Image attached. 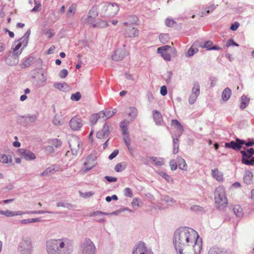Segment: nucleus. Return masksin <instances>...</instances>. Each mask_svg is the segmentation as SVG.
<instances>
[{
  "label": "nucleus",
  "instance_id": "obj_55",
  "mask_svg": "<svg viewBox=\"0 0 254 254\" xmlns=\"http://www.w3.org/2000/svg\"><path fill=\"white\" fill-rule=\"evenodd\" d=\"M35 6L32 9V12H36L38 11L41 9V4L39 2L35 0Z\"/></svg>",
  "mask_w": 254,
  "mask_h": 254
},
{
  "label": "nucleus",
  "instance_id": "obj_42",
  "mask_svg": "<svg viewBox=\"0 0 254 254\" xmlns=\"http://www.w3.org/2000/svg\"><path fill=\"white\" fill-rule=\"evenodd\" d=\"M30 34V31H27L25 35L21 38V41H23V48L25 47L28 43V39Z\"/></svg>",
  "mask_w": 254,
  "mask_h": 254
},
{
  "label": "nucleus",
  "instance_id": "obj_16",
  "mask_svg": "<svg viewBox=\"0 0 254 254\" xmlns=\"http://www.w3.org/2000/svg\"><path fill=\"white\" fill-rule=\"evenodd\" d=\"M112 130V127L106 123L104 124L102 130L97 132V137L99 139L107 137L109 135Z\"/></svg>",
  "mask_w": 254,
  "mask_h": 254
},
{
  "label": "nucleus",
  "instance_id": "obj_26",
  "mask_svg": "<svg viewBox=\"0 0 254 254\" xmlns=\"http://www.w3.org/2000/svg\"><path fill=\"white\" fill-rule=\"evenodd\" d=\"M195 46H199V42L198 41H196L194 42L192 46L190 48L187 53L186 54V57H191L194 55L195 53H197L198 52V50L197 48H194Z\"/></svg>",
  "mask_w": 254,
  "mask_h": 254
},
{
  "label": "nucleus",
  "instance_id": "obj_33",
  "mask_svg": "<svg viewBox=\"0 0 254 254\" xmlns=\"http://www.w3.org/2000/svg\"><path fill=\"white\" fill-rule=\"evenodd\" d=\"M127 19L128 21L124 22L123 24L127 26L135 24L137 20V17L135 15H129Z\"/></svg>",
  "mask_w": 254,
  "mask_h": 254
},
{
  "label": "nucleus",
  "instance_id": "obj_8",
  "mask_svg": "<svg viewBox=\"0 0 254 254\" xmlns=\"http://www.w3.org/2000/svg\"><path fill=\"white\" fill-rule=\"evenodd\" d=\"M132 254H154L151 249L143 242H139L135 245L132 249Z\"/></svg>",
  "mask_w": 254,
  "mask_h": 254
},
{
  "label": "nucleus",
  "instance_id": "obj_37",
  "mask_svg": "<svg viewBox=\"0 0 254 254\" xmlns=\"http://www.w3.org/2000/svg\"><path fill=\"white\" fill-rule=\"evenodd\" d=\"M76 9V5L74 3H72L68 8L67 13L66 16L70 17L73 16Z\"/></svg>",
  "mask_w": 254,
  "mask_h": 254
},
{
  "label": "nucleus",
  "instance_id": "obj_54",
  "mask_svg": "<svg viewBox=\"0 0 254 254\" xmlns=\"http://www.w3.org/2000/svg\"><path fill=\"white\" fill-rule=\"evenodd\" d=\"M197 97V96L191 94L189 99V103L191 105L193 104L195 102Z\"/></svg>",
  "mask_w": 254,
  "mask_h": 254
},
{
  "label": "nucleus",
  "instance_id": "obj_45",
  "mask_svg": "<svg viewBox=\"0 0 254 254\" xmlns=\"http://www.w3.org/2000/svg\"><path fill=\"white\" fill-rule=\"evenodd\" d=\"M128 116H130L133 119H134L137 116V110L134 107H130L128 109Z\"/></svg>",
  "mask_w": 254,
  "mask_h": 254
},
{
  "label": "nucleus",
  "instance_id": "obj_20",
  "mask_svg": "<svg viewBox=\"0 0 254 254\" xmlns=\"http://www.w3.org/2000/svg\"><path fill=\"white\" fill-rule=\"evenodd\" d=\"M73 250V242L70 239H64V254H70Z\"/></svg>",
  "mask_w": 254,
  "mask_h": 254
},
{
  "label": "nucleus",
  "instance_id": "obj_21",
  "mask_svg": "<svg viewBox=\"0 0 254 254\" xmlns=\"http://www.w3.org/2000/svg\"><path fill=\"white\" fill-rule=\"evenodd\" d=\"M122 212H123V210H121V209H119L118 210H116V211H114L113 212H112V213H106V212H102V211H97L93 212L91 213H90V216L91 217H93V216H99L100 215H118L120 213Z\"/></svg>",
  "mask_w": 254,
  "mask_h": 254
},
{
  "label": "nucleus",
  "instance_id": "obj_30",
  "mask_svg": "<svg viewBox=\"0 0 254 254\" xmlns=\"http://www.w3.org/2000/svg\"><path fill=\"white\" fill-rule=\"evenodd\" d=\"M232 94V91L229 87L225 88L222 93V99L224 101H227L230 98Z\"/></svg>",
  "mask_w": 254,
  "mask_h": 254
},
{
  "label": "nucleus",
  "instance_id": "obj_46",
  "mask_svg": "<svg viewBox=\"0 0 254 254\" xmlns=\"http://www.w3.org/2000/svg\"><path fill=\"white\" fill-rule=\"evenodd\" d=\"M159 175L162 178L165 179L168 183H172L173 182V179L166 173L161 172L159 173Z\"/></svg>",
  "mask_w": 254,
  "mask_h": 254
},
{
  "label": "nucleus",
  "instance_id": "obj_25",
  "mask_svg": "<svg viewBox=\"0 0 254 254\" xmlns=\"http://www.w3.org/2000/svg\"><path fill=\"white\" fill-rule=\"evenodd\" d=\"M154 120L157 125H160L163 121L162 116L160 112L154 110L153 111Z\"/></svg>",
  "mask_w": 254,
  "mask_h": 254
},
{
  "label": "nucleus",
  "instance_id": "obj_12",
  "mask_svg": "<svg viewBox=\"0 0 254 254\" xmlns=\"http://www.w3.org/2000/svg\"><path fill=\"white\" fill-rule=\"evenodd\" d=\"M84 124L82 119L78 116L72 117L69 122V125L73 130H79Z\"/></svg>",
  "mask_w": 254,
  "mask_h": 254
},
{
  "label": "nucleus",
  "instance_id": "obj_10",
  "mask_svg": "<svg viewBox=\"0 0 254 254\" xmlns=\"http://www.w3.org/2000/svg\"><path fill=\"white\" fill-rule=\"evenodd\" d=\"M96 157L93 155H88L83 163L81 170L84 173H87L92 169L97 164Z\"/></svg>",
  "mask_w": 254,
  "mask_h": 254
},
{
  "label": "nucleus",
  "instance_id": "obj_7",
  "mask_svg": "<svg viewBox=\"0 0 254 254\" xmlns=\"http://www.w3.org/2000/svg\"><path fill=\"white\" fill-rule=\"evenodd\" d=\"M242 155V162L247 165H254V149L251 148L247 149L246 151L242 150L240 151Z\"/></svg>",
  "mask_w": 254,
  "mask_h": 254
},
{
  "label": "nucleus",
  "instance_id": "obj_5",
  "mask_svg": "<svg viewBox=\"0 0 254 254\" xmlns=\"http://www.w3.org/2000/svg\"><path fill=\"white\" fill-rule=\"evenodd\" d=\"M79 254H95L96 248L94 243L89 238L84 239L79 247Z\"/></svg>",
  "mask_w": 254,
  "mask_h": 254
},
{
  "label": "nucleus",
  "instance_id": "obj_60",
  "mask_svg": "<svg viewBox=\"0 0 254 254\" xmlns=\"http://www.w3.org/2000/svg\"><path fill=\"white\" fill-rule=\"evenodd\" d=\"M180 136L181 135H179V134H174L173 135V145L179 144V138Z\"/></svg>",
  "mask_w": 254,
  "mask_h": 254
},
{
  "label": "nucleus",
  "instance_id": "obj_61",
  "mask_svg": "<svg viewBox=\"0 0 254 254\" xmlns=\"http://www.w3.org/2000/svg\"><path fill=\"white\" fill-rule=\"evenodd\" d=\"M170 166L171 170H176L177 168V164L174 160H171L170 162Z\"/></svg>",
  "mask_w": 254,
  "mask_h": 254
},
{
  "label": "nucleus",
  "instance_id": "obj_9",
  "mask_svg": "<svg viewBox=\"0 0 254 254\" xmlns=\"http://www.w3.org/2000/svg\"><path fill=\"white\" fill-rule=\"evenodd\" d=\"M98 15V11L97 8L93 6L89 11L87 16L83 17L81 21L83 23H87L93 26L94 23H95L96 18Z\"/></svg>",
  "mask_w": 254,
  "mask_h": 254
},
{
  "label": "nucleus",
  "instance_id": "obj_56",
  "mask_svg": "<svg viewBox=\"0 0 254 254\" xmlns=\"http://www.w3.org/2000/svg\"><path fill=\"white\" fill-rule=\"evenodd\" d=\"M175 23V21L172 19L167 18L166 19L165 24L168 27H172Z\"/></svg>",
  "mask_w": 254,
  "mask_h": 254
},
{
  "label": "nucleus",
  "instance_id": "obj_41",
  "mask_svg": "<svg viewBox=\"0 0 254 254\" xmlns=\"http://www.w3.org/2000/svg\"><path fill=\"white\" fill-rule=\"evenodd\" d=\"M54 172H56L54 167L48 168L45 171L41 173V176H47L50 174H52Z\"/></svg>",
  "mask_w": 254,
  "mask_h": 254
},
{
  "label": "nucleus",
  "instance_id": "obj_63",
  "mask_svg": "<svg viewBox=\"0 0 254 254\" xmlns=\"http://www.w3.org/2000/svg\"><path fill=\"white\" fill-rule=\"evenodd\" d=\"M162 57L167 61H170L171 60V57L169 54L168 53H163L161 54Z\"/></svg>",
  "mask_w": 254,
  "mask_h": 254
},
{
  "label": "nucleus",
  "instance_id": "obj_34",
  "mask_svg": "<svg viewBox=\"0 0 254 254\" xmlns=\"http://www.w3.org/2000/svg\"><path fill=\"white\" fill-rule=\"evenodd\" d=\"M18 43L15 46H12V50L14 55H19L21 53V51L19 52H17V51L23 46V41H21V38L19 41H17Z\"/></svg>",
  "mask_w": 254,
  "mask_h": 254
},
{
  "label": "nucleus",
  "instance_id": "obj_31",
  "mask_svg": "<svg viewBox=\"0 0 254 254\" xmlns=\"http://www.w3.org/2000/svg\"><path fill=\"white\" fill-rule=\"evenodd\" d=\"M253 177V175L251 171H246L243 178L244 182L247 185L251 184L252 183Z\"/></svg>",
  "mask_w": 254,
  "mask_h": 254
},
{
  "label": "nucleus",
  "instance_id": "obj_3",
  "mask_svg": "<svg viewBox=\"0 0 254 254\" xmlns=\"http://www.w3.org/2000/svg\"><path fill=\"white\" fill-rule=\"evenodd\" d=\"M214 199L216 206L219 208L225 207L228 203L225 189L223 187H217L214 191Z\"/></svg>",
  "mask_w": 254,
  "mask_h": 254
},
{
  "label": "nucleus",
  "instance_id": "obj_39",
  "mask_svg": "<svg viewBox=\"0 0 254 254\" xmlns=\"http://www.w3.org/2000/svg\"><path fill=\"white\" fill-rule=\"evenodd\" d=\"M0 162L3 163H10L12 162L11 157L5 154L1 155L0 156Z\"/></svg>",
  "mask_w": 254,
  "mask_h": 254
},
{
  "label": "nucleus",
  "instance_id": "obj_15",
  "mask_svg": "<svg viewBox=\"0 0 254 254\" xmlns=\"http://www.w3.org/2000/svg\"><path fill=\"white\" fill-rule=\"evenodd\" d=\"M127 55L128 52L124 46L123 48L118 49L115 51L114 55L112 56V60L115 61H121Z\"/></svg>",
  "mask_w": 254,
  "mask_h": 254
},
{
  "label": "nucleus",
  "instance_id": "obj_6",
  "mask_svg": "<svg viewBox=\"0 0 254 254\" xmlns=\"http://www.w3.org/2000/svg\"><path fill=\"white\" fill-rule=\"evenodd\" d=\"M68 142L70 148L71 153L73 155H76L80 152L81 149L82 144L80 139L75 135H69Z\"/></svg>",
  "mask_w": 254,
  "mask_h": 254
},
{
  "label": "nucleus",
  "instance_id": "obj_27",
  "mask_svg": "<svg viewBox=\"0 0 254 254\" xmlns=\"http://www.w3.org/2000/svg\"><path fill=\"white\" fill-rule=\"evenodd\" d=\"M211 175L212 177L218 181L223 180V174L222 172L219 171L217 168L211 170Z\"/></svg>",
  "mask_w": 254,
  "mask_h": 254
},
{
  "label": "nucleus",
  "instance_id": "obj_38",
  "mask_svg": "<svg viewBox=\"0 0 254 254\" xmlns=\"http://www.w3.org/2000/svg\"><path fill=\"white\" fill-rule=\"evenodd\" d=\"M200 94V86L198 82H194L193 83V87L191 90V94H194L197 96Z\"/></svg>",
  "mask_w": 254,
  "mask_h": 254
},
{
  "label": "nucleus",
  "instance_id": "obj_57",
  "mask_svg": "<svg viewBox=\"0 0 254 254\" xmlns=\"http://www.w3.org/2000/svg\"><path fill=\"white\" fill-rule=\"evenodd\" d=\"M226 46L227 47H229L231 46H239V44L234 42L233 39H230L227 41Z\"/></svg>",
  "mask_w": 254,
  "mask_h": 254
},
{
  "label": "nucleus",
  "instance_id": "obj_29",
  "mask_svg": "<svg viewBox=\"0 0 254 254\" xmlns=\"http://www.w3.org/2000/svg\"><path fill=\"white\" fill-rule=\"evenodd\" d=\"M160 199L169 205H172L176 202V200L168 195H161Z\"/></svg>",
  "mask_w": 254,
  "mask_h": 254
},
{
  "label": "nucleus",
  "instance_id": "obj_48",
  "mask_svg": "<svg viewBox=\"0 0 254 254\" xmlns=\"http://www.w3.org/2000/svg\"><path fill=\"white\" fill-rule=\"evenodd\" d=\"M141 203V200L138 198H133L132 202L131 205L133 208H135L136 207H139L140 204Z\"/></svg>",
  "mask_w": 254,
  "mask_h": 254
},
{
  "label": "nucleus",
  "instance_id": "obj_13",
  "mask_svg": "<svg viewBox=\"0 0 254 254\" xmlns=\"http://www.w3.org/2000/svg\"><path fill=\"white\" fill-rule=\"evenodd\" d=\"M18 250L21 254H30L32 245L29 239L22 240L20 243Z\"/></svg>",
  "mask_w": 254,
  "mask_h": 254
},
{
  "label": "nucleus",
  "instance_id": "obj_24",
  "mask_svg": "<svg viewBox=\"0 0 254 254\" xmlns=\"http://www.w3.org/2000/svg\"><path fill=\"white\" fill-rule=\"evenodd\" d=\"M241 104L240 108L242 110L245 109L249 105L250 99L248 96L243 95L241 97Z\"/></svg>",
  "mask_w": 254,
  "mask_h": 254
},
{
  "label": "nucleus",
  "instance_id": "obj_47",
  "mask_svg": "<svg viewBox=\"0 0 254 254\" xmlns=\"http://www.w3.org/2000/svg\"><path fill=\"white\" fill-rule=\"evenodd\" d=\"M81 98V95L79 92H77L74 94H72L70 96V99L75 101H78Z\"/></svg>",
  "mask_w": 254,
  "mask_h": 254
},
{
  "label": "nucleus",
  "instance_id": "obj_52",
  "mask_svg": "<svg viewBox=\"0 0 254 254\" xmlns=\"http://www.w3.org/2000/svg\"><path fill=\"white\" fill-rule=\"evenodd\" d=\"M33 62V59L29 58L26 59L22 64V67H25L30 66Z\"/></svg>",
  "mask_w": 254,
  "mask_h": 254
},
{
  "label": "nucleus",
  "instance_id": "obj_17",
  "mask_svg": "<svg viewBox=\"0 0 254 254\" xmlns=\"http://www.w3.org/2000/svg\"><path fill=\"white\" fill-rule=\"evenodd\" d=\"M17 152L18 155L23 157L26 160H33L36 158L33 153L26 149H19Z\"/></svg>",
  "mask_w": 254,
  "mask_h": 254
},
{
  "label": "nucleus",
  "instance_id": "obj_64",
  "mask_svg": "<svg viewBox=\"0 0 254 254\" xmlns=\"http://www.w3.org/2000/svg\"><path fill=\"white\" fill-rule=\"evenodd\" d=\"M244 144L248 147L252 146L254 145V140H249L248 141H246L244 140Z\"/></svg>",
  "mask_w": 254,
  "mask_h": 254
},
{
  "label": "nucleus",
  "instance_id": "obj_50",
  "mask_svg": "<svg viewBox=\"0 0 254 254\" xmlns=\"http://www.w3.org/2000/svg\"><path fill=\"white\" fill-rule=\"evenodd\" d=\"M159 40L160 41L165 43L167 42L168 39H169V36L167 34H161L159 35Z\"/></svg>",
  "mask_w": 254,
  "mask_h": 254
},
{
  "label": "nucleus",
  "instance_id": "obj_40",
  "mask_svg": "<svg viewBox=\"0 0 254 254\" xmlns=\"http://www.w3.org/2000/svg\"><path fill=\"white\" fill-rule=\"evenodd\" d=\"M149 159L152 160L153 162L157 166H162L164 164V160L162 158L158 159L156 157H149Z\"/></svg>",
  "mask_w": 254,
  "mask_h": 254
},
{
  "label": "nucleus",
  "instance_id": "obj_23",
  "mask_svg": "<svg viewBox=\"0 0 254 254\" xmlns=\"http://www.w3.org/2000/svg\"><path fill=\"white\" fill-rule=\"evenodd\" d=\"M104 115L103 112H99L97 114L91 115L90 118V121L93 125H95L99 119H102Z\"/></svg>",
  "mask_w": 254,
  "mask_h": 254
},
{
  "label": "nucleus",
  "instance_id": "obj_53",
  "mask_svg": "<svg viewBox=\"0 0 254 254\" xmlns=\"http://www.w3.org/2000/svg\"><path fill=\"white\" fill-rule=\"evenodd\" d=\"M124 193H125V195L126 196L129 197H133L132 192L131 189L129 188H126L125 189Z\"/></svg>",
  "mask_w": 254,
  "mask_h": 254
},
{
  "label": "nucleus",
  "instance_id": "obj_2",
  "mask_svg": "<svg viewBox=\"0 0 254 254\" xmlns=\"http://www.w3.org/2000/svg\"><path fill=\"white\" fill-rule=\"evenodd\" d=\"M101 6L100 15L103 18L114 17L117 15L120 9L119 5L115 2H106L102 4Z\"/></svg>",
  "mask_w": 254,
  "mask_h": 254
},
{
  "label": "nucleus",
  "instance_id": "obj_43",
  "mask_svg": "<svg viewBox=\"0 0 254 254\" xmlns=\"http://www.w3.org/2000/svg\"><path fill=\"white\" fill-rule=\"evenodd\" d=\"M171 49V47L168 45H165L160 47L157 49V53L160 54L168 53L167 51Z\"/></svg>",
  "mask_w": 254,
  "mask_h": 254
},
{
  "label": "nucleus",
  "instance_id": "obj_22",
  "mask_svg": "<svg viewBox=\"0 0 254 254\" xmlns=\"http://www.w3.org/2000/svg\"><path fill=\"white\" fill-rule=\"evenodd\" d=\"M172 125L174 126L177 130V134H179V135H181L184 129L183 126L181 124V123L177 120H173L172 121Z\"/></svg>",
  "mask_w": 254,
  "mask_h": 254
},
{
  "label": "nucleus",
  "instance_id": "obj_36",
  "mask_svg": "<svg viewBox=\"0 0 254 254\" xmlns=\"http://www.w3.org/2000/svg\"><path fill=\"white\" fill-rule=\"evenodd\" d=\"M101 112H103L105 114L102 119L103 120H106L115 115L117 113V110L115 109L112 111H102Z\"/></svg>",
  "mask_w": 254,
  "mask_h": 254
},
{
  "label": "nucleus",
  "instance_id": "obj_51",
  "mask_svg": "<svg viewBox=\"0 0 254 254\" xmlns=\"http://www.w3.org/2000/svg\"><path fill=\"white\" fill-rule=\"evenodd\" d=\"M190 209L193 212H200L203 210V208L199 205H194L190 207Z\"/></svg>",
  "mask_w": 254,
  "mask_h": 254
},
{
  "label": "nucleus",
  "instance_id": "obj_32",
  "mask_svg": "<svg viewBox=\"0 0 254 254\" xmlns=\"http://www.w3.org/2000/svg\"><path fill=\"white\" fill-rule=\"evenodd\" d=\"M177 160L179 168L182 170L186 171L188 169V166L185 160L181 157H178Z\"/></svg>",
  "mask_w": 254,
  "mask_h": 254
},
{
  "label": "nucleus",
  "instance_id": "obj_35",
  "mask_svg": "<svg viewBox=\"0 0 254 254\" xmlns=\"http://www.w3.org/2000/svg\"><path fill=\"white\" fill-rule=\"evenodd\" d=\"M233 211L235 215L239 217H242L244 214L243 210L239 205H236L234 206Z\"/></svg>",
  "mask_w": 254,
  "mask_h": 254
},
{
  "label": "nucleus",
  "instance_id": "obj_49",
  "mask_svg": "<svg viewBox=\"0 0 254 254\" xmlns=\"http://www.w3.org/2000/svg\"><path fill=\"white\" fill-rule=\"evenodd\" d=\"M212 44V42L211 41H207L205 42L204 45L199 44V46L203 48H206L207 50H209V48H211Z\"/></svg>",
  "mask_w": 254,
  "mask_h": 254
},
{
  "label": "nucleus",
  "instance_id": "obj_1",
  "mask_svg": "<svg viewBox=\"0 0 254 254\" xmlns=\"http://www.w3.org/2000/svg\"><path fill=\"white\" fill-rule=\"evenodd\" d=\"M173 245L179 254H200L202 239L193 229L181 227L174 232Z\"/></svg>",
  "mask_w": 254,
  "mask_h": 254
},
{
  "label": "nucleus",
  "instance_id": "obj_11",
  "mask_svg": "<svg viewBox=\"0 0 254 254\" xmlns=\"http://www.w3.org/2000/svg\"><path fill=\"white\" fill-rule=\"evenodd\" d=\"M127 124V122L123 121L120 123V127L122 131L124 142L128 149H129L130 139L128 131Z\"/></svg>",
  "mask_w": 254,
  "mask_h": 254
},
{
  "label": "nucleus",
  "instance_id": "obj_14",
  "mask_svg": "<svg viewBox=\"0 0 254 254\" xmlns=\"http://www.w3.org/2000/svg\"><path fill=\"white\" fill-rule=\"evenodd\" d=\"M243 145H244V140L237 138L235 141L226 142L225 147L233 149L236 151H239L242 148Z\"/></svg>",
  "mask_w": 254,
  "mask_h": 254
},
{
  "label": "nucleus",
  "instance_id": "obj_4",
  "mask_svg": "<svg viewBox=\"0 0 254 254\" xmlns=\"http://www.w3.org/2000/svg\"><path fill=\"white\" fill-rule=\"evenodd\" d=\"M64 247V242L61 240H51L47 243L48 254H62V249Z\"/></svg>",
  "mask_w": 254,
  "mask_h": 254
},
{
  "label": "nucleus",
  "instance_id": "obj_18",
  "mask_svg": "<svg viewBox=\"0 0 254 254\" xmlns=\"http://www.w3.org/2000/svg\"><path fill=\"white\" fill-rule=\"evenodd\" d=\"M45 212V211H42V210L38 211H27L26 212H24L20 211L15 212V211H11L9 210H7L5 211V215L7 217H12V216H16V215H23L24 214H35V213L42 214V213H44Z\"/></svg>",
  "mask_w": 254,
  "mask_h": 254
},
{
  "label": "nucleus",
  "instance_id": "obj_58",
  "mask_svg": "<svg viewBox=\"0 0 254 254\" xmlns=\"http://www.w3.org/2000/svg\"><path fill=\"white\" fill-rule=\"evenodd\" d=\"M125 167H123L121 163L117 164L115 167V170L117 172H121L125 169Z\"/></svg>",
  "mask_w": 254,
  "mask_h": 254
},
{
  "label": "nucleus",
  "instance_id": "obj_28",
  "mask_svg": "<svg viewBox=\"0 0 254 254\" xmlns=\"http://www.w3.org/2000/svg\"><path fill=\"white\" fill-rule=\"evenodd\" d=\"M108 26L109 25L106 21L101 19H96L95 23H94L93 27L96 28H105Z\"/></svg>",
  "mask_w": 254,
  "mask_h": 254
},
{
  "label": "nucleus",
  "instance_id": "obj_44",
  "mask_svg": "<svg viewBox=\"0 0 254 254\" xmlns=\"http://www.w3.org/2000/svg\"><path fill=\"white\" fill-rule=\"evenodd\" d=\"M63 122L62 115H56L53 119V123L55 125H61Z\"/></svg>",
  "mask_w": 254,
  "mask_h": 254
},
{
  "label": "nucleus",
  "instance_id": "obj_19",
  "mask_svg": "<svg viewBox=\"0 0 254 254\" xmlns=\"http://www.w3.org/2000/svg\"><path fill=\"white\" fill-rule=\"evenodd\" d=\"M124 35L126 37L133 38L139 35V31L136 28L129 25L125 29Z\"/></svg>",
  "mask_w": 254,
  "mask_h": 254
},
{
  "label": "nucleus",
  "instance_id": "obj_59",
  "mask_svg": "<svg viewBox=\"0 0 254 254\" xmlns=\"http://www.w3.org/2000/svg\"><path fill=\"white\" fill-rule=\"evenodd\" d=\"M215 7H216V5L214 4H211V5L206 7V13L205 14V15H207V14L210 13L211 12H212L213 11V10L215 8Z\"/></svg>",
  "mask_w": 254,
  "mask_h": 254
},
{
  "label": "nucleus",
  "instance_id": "obj_62",
  "mask_svg": "<svg viewBox=\"0 0 254 254\" xmlns=\"http://www.w3.org/2000/svg\"><path fill=\"white\" fill-rule=\"evenodd\" d=\"M119 150L118 149H116L109 156V159L110 160H112L114 158H115L117 155L118 154H119Z\"/></svg>",
  "mask_w": 254,
  "mask_h": 254
}]
</instances>
